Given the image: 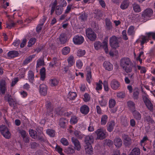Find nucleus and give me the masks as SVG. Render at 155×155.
I'll return each instance as SVG.
<instances>
[{
  "label": "nucleus",
  "mask_w": 155,
  "mask_h": 155,
  "mask_svg": "<svg viewBox=\"0 0 155 155\" xmlns=\"http://www.w3.org/2000/svg\"><path fill=\"white\" fill-rule=\"evenodd\" d=\"M133 113L134 117L137 119H140L141 117V115L140 113L138 111L135 110L133 112H132Z\"/></svg>",
  "instance_id": "de8ad7c7"
},
{
  "label": "nucleus",
  "mask_w": 155,
  "mask_h": 155,
  "mask_svg": "<svg viewBox=\"0 0 155 155\" xmlns=\"http://www.w3.org/2000/svg\"><path fill=\"white\" fill-rule=\"evenodd\" d=\"M66 152L68 153H74L75 150L74 149L70 147H68L66 149Z\"/></svg>",
  "instance_id": "680f3d73"
},
{
  "label": "nucleus",
  "mask_w": 155,
  "mask_h": 155,
  "mask_svg": "<svg viewBox=\"0 0 155 155\" xmlns=\"http://www.w3.org/2000/svg\"><path fill=\"white\" fill-rule=\"evenodd\" d=\"M103 43V45H102L101 43L99 41H97L95 42L94 44V46L95 49L96 50H98L100 49L102 47L104 49L105 52L107 53L108 52L107 47V41H104Z\"/></svg>",
  "instance_id": "f03ea898"
},
{
  "label": "nucleus",
  "mask_w": 155,
  "mask_h": 155,
  "mask_svg": "<svg viewBox=\"0 0 155 155\" xmlns=\"http://www.w3.org/2000/svg\"><path fill=\"white\" fill-rule=\"evenodd\" d=\"M114 144L117 147H120L122 143V142L121 139L119 137H116L114 140Z\"/></svg>",
  "instance_id": "393cba45"
},
{
  "label": "nucleus",
  "mask_w": 155,
  "mask_h": 155,
  "mask_svg": "<svg viewBox=\"0 0 155 155\" xmlns=\"http://www.w3.org/2000/svg\"><path fill=\"white\" fill-rule=\"evenodd\" d=\"M79 18L81 21H84L86 19L87 16L85 13H83L79 16Z\"/></svg>",
  "instance_id": "774afa93"
},
{
  "label": "nucleus",
  "mask_w": 155,
  "mask_h": 155,
  "mask_svg": "<svg viewBox=\"0 0 155 155\" xmlns=\"http://www.w3.org/2000/svg\"><path fill=\"white\" fill-rule=\"evenodd\" d=\"M70 51V48L68 46H65L61 50L62 54L64 55L68 54Z\"/></svg>",
  "instance_id": "473e14b6"
},
{
  "label": "nucleus",
  "mask_w": 155,
  "mask_h": 155,
  "mask_svg": "<svg viewBox=\"0 0 155 155\" xmlns=\"http://www.w3.org/2000/svg\"><path fill=\"white\" fill-rule=\"evenodd\" d=\"M15 23L12 22L8 23L6 25V28H8L11 29L12 27H13L15 26Z\"/></svg>",
  "instance_id": "0e129e2a"
},
{
  "label": "nucleus",
  "mask_w": 155,
  "mask_h": 155,
  "mask_svg": "<svg viewBox=\"0 0 155 155\" xmlns=\"http://www.w3.org/2000/svg\"><path fill=\"white\" fill-rule=\"evenodd\" d=\"M47 19V16L46 15H44L43 18L39 21V24L43 25Z\"/></svg>",
  "instance_id": "e2e57ef3"
},
{
  "label": "nucleus",
  "mask_w": 155,
  "mask_h": 155,
  "mask_svg": "<svg viewBox=\"0 0 155 155\" xmlns=\"http://www.w3.org/2000/svg\"><path fill=\"white\" fill-rule=\"evenodd\" d=\"M103 65L104 68H112L113 67L112 64L110 62L107 61L104 62Z\"/></svg>",
  "instance_id": "5fc2aeb1"
},
{
  "label": "nucleus",
  "mask_w": 155,
  "mask_h": 155,
  "mask_svg": "<svg viewBox=\"0 0 155 155\" xmlns=\"http://www.w3.org/2000/svg\"><path fill=\"white\" fill-rule=\"evenodd\" d=\"M146 41L152 38L155 39V32H149L146 33Z\"/></svg>",
  "instance_id": "c85d7f7f"
},
{
  "label": "nucleus",
  "mask_w": 155,
  "mask_h": 155,
  "mask_svg": "<svg viewBox=\"0 0 155 155\" xmlns=\"http://www.w3.org/2000/svg\"><path fill=\"white\" fill-rule=\"evenodd\" d=\"M0 131L1 134L5 138L8 139L10 137L11 133L8 128L5 126L2 125L1 126Z\"/></svg>",
  "instance_id": "39448f33"
},
{
  "label": "nucleus",
  "mask_w": 155,
  "mask_h": 155,
  "mask_svg": "<svg viewBox=\"0 0 155 155\" xmlns=\"http://www.w3.org/2000/svg\"><path fill=\"white\" fill-rule=\"evenodd\" d=\"M84 39L81 35H77L74 37L73 41L74 43L76 45H80L84 42Z\"/></svg>",
  "instance_id": "0eeeda50"
},
{
  "label": "nucleus",
  "mask_w": 155,
  "mask_h": 155,
  "mask_svg": "<svg viewBox=\"0 0 155 155\" xmlns=\"http://www.w3.org/2000/svg\"><path fill=\"white\" fill-rule=\"evenodd\" d=\"M141 91L142 92V95L143 99V100L144 103L145 104V92L143 90V89L145 88V83L144 80H142L141 81V84L140 85Z\"/></svg>",
  "instance_id": "6ab92c4d"
},
{
  "label": "nucleus",
  "mask_w": 155,
  "mask_h": 155,
  "mask_svg": "<svg viewBox=\"0 0 155 155\" xmlns=\"http://www.w3.org/2000/svg\"><path fill=\"white\" fill-rule=\"evenodd\" d=\"M108 117L106 115L102 116L101 118V124L102 125H105L106 124L107 121Z\"/></svg>",
  "instance_id": "ea45409f"
},
{
  "label": "nucleus",
  "mask_w": 155,
  "mask_h": 155,
  "mask_svg": "<svg viewBox=\"0 0 155 155\" xmlns=\"http://www.w3.org/2000/svg\"><path fill=\"white\" fill-rule=\"evenodd\" d=\"M58 39L61 44L64 45L65 44L67 40L66 35L64 33H61Z\"/></svg>",
  "instance_id": "f8f14e48"
},
{
  "label": "nucleus",
  "mask_w": 155,
  "mask_h": 155,
  "mask_svg": "<svg viewBox=\"0 0 155 155\" xmlns=\"http://www.w3.org/2000/svg\"><path fill=\"white\" fill-rule=\"evenodd\" d=\"M115 126V122L113 121H111L108 122L107 124V130L109 132L112 131Z\"/></svg>",
  "instance_id": "a878e982"
},
{
  "label": "nucleus",
  "mask_w": 155,
  "mask_h": 155,
  "mask_svg": "<svg viewBox=\"0 0 155 155\" xmlns=\"http://www.w3.org/2000/svg\"><path fill=\"white\" fill-rule=\"evenodd\" d=\"M95 132L97 135L96 139L103 140L106 137V130L103 128L98 129Z\"/></svg>",
  "instance_id": "7ed1b4c3"
},
{
  "label": "nucleus",
  "mask_w": 155,
  "mask_h": 155,
  "mask_svg": "<svg viewBox=\"0 0 155 155\" xmlns=\"http://www.w3.org/2000/svg\"><path fill=\"white\" fill-rule=\"evenodd\" d=\"M28 79L29 81L32 83H33L34 81V74L32 71H30L28 72Z\"/></svg>",
  "instance_id": "72a5a7b5"
},
{
  "label": "nucleus",
  "mask_w": 155,
  "mask_h": 155,
  "mask_svg": "<svg viewBox=\"0 0 155 155\" xmlns=\"http://www.w3.org/2000/svg\"><path fill=\"white\" fill-rule=\"evenodd\" d=\"M106 28L107 30H110L112 28V23L110 20L108 18L105 19Z\"/></svg>",
  "instance_id": "7c9ffc66"
},
{
  "label": "nucleus",
  "mask_w": 155,
  "mask_h": 155,
  "mask_svg": "<svg viewBox=\"0 0 155 155\" xmlns=\"http://www.w3.org/2000/svg\"><path fill=\"white\" fill-rule=\"evenodd\" d=\"M86 52L85 50L79 49L77 52V55L79 57H82L85 54Z\"/></svg>",
  "instance_id": "864d4df0"
},
{
  "label": "nucleus",
  "mask_w": 155,
  "mask_h": 155,
  "mask_svg": "<svg viewBox=\"0 0 155 155\" xmlns=\"http://www.w3.org/2000/svg\"><path fill=\"white\" fill-rule=\"evenodd\" d=\"M127 32L129 35L132 37H134L135 33L134 26L133 25L130 26L127 29Z\"/></svg>",
  "instance_id": "412c9836"
},
{
  "label": "nucleus",
  "mask_w": 155,
  "mask_h": 155,
  "mask_svg": "<svg viewBox=\"0 0 155 155\" xmlns=\"http://www.w3.org/2000/svg\"><path fill=\"white\" fill-rule=\"evenodd\" d=\"M6 90L5 81L1 80L0 83V92H1L2 94H4L5 93Z\"/></svg>",
  "instance_id": "a211bd4d"
},
{
  "label": "nucleus",
  "mask_w": 155,
  "mask_h": 155,
  "mask_svg": "<svg viewBox=\"0 0 155 155\" xmlns=\"http://www.w3.org/2000/svg\"><path fill=\"white\" fill-rule=\"evenodd\" d=\"M110 45L112 48H116L119 46L118 38L115 36L113 35L109 39Z\"/></svg>",
  "instance_id": "20e7f679"
},
{
  "label": "nucleus",
  "mask_w": 155,
  "mask_h": 155,
  "mask_svg": "<svg viewBox=\"0 0 155 155\" xmlns=\"http://www.w3.org/2000/svg\"><path fill=\"white\" fill-rule=\"evenodd\" d=\"M18 51L12 50L9 51L7 53V56L9 58H14L17 57L18 55Z\"/></svg>",
  "instance_id": "4be33fe9"
},
{
  "label": "nucleus",
  "mask_w": 155,
  "mask_h": 155,
  "mask_svg": "<svg viewBox=\"0 0 155 155\" xmlns=\"http://www.w3.org/2000/svg\"><path fill=\"white\" fill-rule=\"evenodd\" d=\"M133 10L136 12H139L141 11L140 6L137 4L134 3L133 5Z\"/></svg>",
  "instance_id": "79ce46f5"
},
{
  "label": "nucleus",
  "mask_w": 155,
  "mask_h": 155,
  "mask_svg": "<svg viewBox=\"0 0 155 155\" xmlns=\"http://www.w3.org/2000/svg\"><path fill=\"white\" fill-rule=\"evenodd\" d=\"M67 61L68 63L69 67H71L74 64V57L72 55H71L68 58Z\"/></svg>",
  "instance_id": "4c0bfd02"
},
{
  "label": "nucleus",
  "mask_w": 155,
  "mask_h": 155,
  "mask_svg": "<svg viewBox=\"0 0 155 155\" xmlns=\"http://www.w3.org/2000/svg\"><path fill=\"white\" fill-rule=\"evenodd\" d=\"M78 121L77 118L74 116L71 118L70 120V122L72 124H75Z\"/></svg>",
  "instance_id": "bf43d9fd"
},
{
  "label": "nucleus",
  "mask_w": 155,
  "mask_h": 155,
  "mask_svg": "<svg viewBox=\"0 0 155 155\" xmlns=\"http://www.w3.org/2000/svg\"><path fill=\"white\" fill-rule=\"evenodd\" d=\"M68 123V120L67 119L61 118L60 119L59 124L61 127L64 128L66 126Z\"/></svg>",
  "instance_id": "b1692460"
},
{
  "label": "nucleus",
  "mask_w": 155,
  "mask_h": 155,
  "mask_svg": "<svg viewBox=\"0 0 155 155\" xmlns=\"http://www.w3.org/2000/svg\"><path fill=\"white\" fill-rule=\"evenodd\" d=\"M120 64L122 68H132L133 64L130 58L124 57L120 61Z\"/></svg>",
  "instance_id": "f257e3e1"
},
{
  "label": "nucleus",
  "mask_w": 155,
  "mask_h": 155,
  "mask_svg": "<svg viewBox=\"0 0 155 155\" xmlns=\"http://www.w3.org/2000/svg\"><path fill=\"white\" fill-rule=\"evenodd\" d=\"M59 81L56 79L53 78L50 79L49 81V84L51 87H54L57 85Z\"/></svg>",
  "instance_id": "c756f323"
},
{
  "label": "nucleus",
  "mask_w": 155,
  "mask_h": 155,
  "mask_svg": "<svg viewBox=\"0 0 155 155\" xmlns=\"http://www.w3.org/2000/svg\"><path fill=\"white\" fill-rule=\"evenodd\" d=\"M139 94V90L137 88H135L134 90L133 97L134 99L137 100Z\"/></svg>",
  "instance_id": "49530a36"
},
{
  "label": "nucleus",
  "mask_w": 155,
  "mask_h": 155,
  "mask_svg": "<svg viewBox=\"0 0 155 155\" xmlns=\"http://www.w3.org/2000/svg\"><path fill=\"white\" fill-rule=\"evenodd\" d=\"M87 37L91 41H94L96 39V35L91 28H88L86 30Z\"/></svg>",
  "instance_id": "423d86ee"
},
{
  "label": "nucleus",
  "mask_w": 155,
  "mask_h": 155,
  "mask_svg": "<svg viewBox=\"0 0 155 155\" xmlns=\"http://www.w3.org/2000/svg\"><path fill=\"white\" fill-rule=\"evenodd\" d=\"M94 137L92 135H89L85 137L84 138L85 145H91L94 142Z\"/></svg>",
  "instance_id": "6e6552de"
},
{
  "label": "nucleus",
  "mask_w": 155,
  "mask_h": 155,
  "mask_svg": "<svg viewBox=\"0 0 155 155\" xmlns=\"http://www.w3.org/2000/svg\"><path fill=\"white\" fill-rule=\"evenodd\" d=\"M46 133L51 137H53L55 135V131L53 130L48 129L47 130Z\"/></svg>",
  "instance_id": "603ef678"
},
{
  "label": "nucleus",
  "mask_w": 155,
  "mask_h": 155,
  "mask_svg": "<svg viewBox=\"0 0 155 155\" xmlns=\"http://www.w3.org/2000/svg\"><path fill=\"white\" fill-rule=\"evenodd\" d=\"M63 11V8L62 7L59 6H56L55 9V12L57 15H60L62 13Z\"/></svg>",
  "instance_id": "a19ab883"
},
{
  "label": "nucleus",
  "mask_w": 155,
  "mask_h": 155,
  "mask_svg": "<svg viewBox=\"0 0 155 155\" xmlns=\"http://www.w3.org/2000/svg\"><path fill=\"white\" fill-rule=\"evenodd\" d=\"M44 56H43L38 59L37 61L36 68H38L40 67H43L45 65V63L44 60Z\"/></svg>",
  "instance_id": "f3484780"
},
{
  "label": "nucleus",
  "mask_w": 155,
  "mask_h": 155,
  "mask_svg": "<svg viewBox=\"0 0 155 155\" xmlns=\"http://www.w3.org/2000/svg\"><path fill=\"white\" fill-rule=\"evenodd\" d=\"M72 4H69L67 6L64 12L65 14H67L70 12L72 8Z\"/></svg>",
  "instance_id": "052dcab7"
},
{
  "label": "nucleus",
  "mask_w": 155,
  "mask_h": 155,
  "mask_svg": "<svg viewBox=\"0 0 155 155\" xmlns=\"http://www.w3.org/2000/svg\"><path fill=\"white\" fill-rule=\"evenodd\" d=\"M148 97V96L146 95V106L150 112H153V106Z\"/></svg>",
  "instance_id": "1a4fd4ad"
},
{
  "label": "nucleus",
  "mask_w": 155,
  "mask_h": 155,
  "mask_svg": "<svg viewBox=\"0 0 155 155\" xmlns=\"http://www.w3.org/2000/svg\"><path fill=\"white\" fill-rule=\"evenodd\" d=\"M46 106L47 110L46 114L47 116H49L50 114H51V112L53 110V107L51 106V103L49 102H47Z\"/></svg>",
  "instance_id": "aec40b11"
},
{
  "label": "nucleus",
  "mask_w": 155,
  "mask_h": 155,
  "mask_svg": "<svg viewBox=\"0 0 155 155\" xmlns=\"http://www.w3.org/2000/svg\"><path fill=\"white\" fill-rule=\"evenodd\" d=\"M5 99L7 100L8 102L9 105L12 106L16 103L15 100L12 98L11 95L10 94H6L5 96Z\"/></svg>",
  "instance_id": "9d476101"
},
{
  "label": "nucleus",
  "mask_w": 155,
  "mask_h": 155,
  "mask_svg": "<svg viewBox=\"0 0 155 155\" xmlns=\"http://www.w3.org/2000/svg\"><path fill=\"white\" fill-rule=\"evenodd\" d=\"M117 96L119 98H124L125 96V94L123 92H121L117 93Z\"/></svg>",
  "instance_id": "338daca9"
},
{
  "label": "nucleus",
  "mask_w": 155,
  "mask_h": 155,
  "mask_svg": "<svg viewBox=\"0 0 155 155\" xmlns=\"http://www.w3.org/2000/svg\"><path fill=\"white\" fill-rule=\"evenodd\" d=\"M89 109L87 106L84 105L82 106L80 108L81 112L84 114H87L89 112Z\"/></svg>",
  "instance_id": "bb28decb"
},
{
  "label": "nucleus",
  "mask_w": 155,
  "mask_h": 155,
  "mask_svg": "<svg viewBox=\"0 0 155 155\" xmlns=\"http://www.w3.org/2000/svg\"><path fill=\"white\" fill-rule=\"evenodd\" d=\"M101 98L102 100L101 101H99V103L102 106H105L107 104V100L104 99V96H101Z\"/></svg>",
  "instance_id": "8fccbe9b"
},
{
  "label": "nucleus",
  "mask_w": 155,
  "mask_h": 155,
  "mask_svg": "<svg viewBox=\"0 0 155 155\" xmlns=\"http://www.w3.org/2000/svg\"><path fill=\"white\" fill-rule=\"evenodd\" d=\"M130 4V2L128 0H124L120 6V8L122 10H124L127 8Z\"/></svg>",
  "instance_id": "5701e85b"
},
{
  "label": "nucleus",
  "mask_w": 155,
  "mask_h": 155,
  "mask_svg": "<svg viewBox=\"0 0 155 155\" xmlns=\"http://www.w3.org/2000/svg\"><path fill=\"white\" fill-rule=\"evenodd\" d=\"M47 87L45 84H41L39 86V92L42 95L45 96L47 94Z\"/></svg>",
  "instance_id": "4468645a"
},
{
  "label": "nucleus",
  "mask_w": 155,
  "mask_h": 155,
  "mask_svg": "<svg viewBox=\"0 0 155 155\" xmlns=\"http://www.w3.org/2000/svg\"><path fill=\"white\" fill-rule=\"evenodd\" d=\"M120 84L117 80H113L110 83L111 88L114 90L117 89L120 86Z\"/></svg>",
  "instance_id": "dca6fc26"
},
{
  "label": "nucleus",
  "mask_w": 155,
  "mask_h": 155,
  "mask_svg": "<svg viewBox=\"0 0 155 155\" xmlns=\"http://www.w3.org/2000/svg\"><path fill=\"white\" fill-rule=\"evenodd\" d=\"M91 79V72L90 70H87V81L90 83Z\"/></svg>",
  "instance_id": "3c124183"
},
{
  "label": "nucleus",
  "mask_w": 155,
  "mask_h": 155,
  "mask_svg": "<svg viewBox=\"0 0 155 155\" xmlns=\"http://www.w3.org/2000/svg\"><path fill=\"white\" fill-rule=\"evenodd\" d=\"M77 95L75 92H69L68 95V97L71 100H74L77 97Z\"/></svg>",
  "instance_id": "09e8293b"
},
{
  "label": "nucleus",
  "mask_w": 155,
  "mask_h": 155,
  "mask_svg": "<svg viewBox=\"0 0 155 155\" xmlns=\"http://www.w3.org/2000/svg\"><path fill=\"white\" fill-rule=\"evenodd\" d=\"M72 142L74 144V148L78 151L80 150L81 148L80 143L78 139L73 137L71 138Z\"/></svg>",
  "instance_id": "9b49d317"
},
{
  "label": "nucleus",
  "mask_w": 155,
  "mask_h": 155,
  "mask_svg": "<svg viewBox=\"0 0 155 155\" xmlns=\"http://www.w3.org/2000/svg\"><path fill=\"white\" fill-rule=\"evenodd\" d=\"M35 57V54L30 55L24 61L23 64H27L30 62L32 60V59L34 58Z\"/></svg>",
  "instance_id": "c9c22d12"
},
{
  "label": "nucleus",
  "mask_w": 155,
  "mask_h": 155,
  "mask_svg": "<svg viewBox=\"0 0 155 155\" xmlns=\"http://www.w3.org/2000/svg\"><path fill=\"white\" fill-rule=\"evenodd\" d=\"M41 75V79L44 81L45 77V68H41L40 71Z\"/></svg>",
  "instance_id": "c03bdc74"
},
{
  "label": "nucleus",
  "mask_w": 155,
  "mask_h": 155,
  "mask_svg": "<svg viewBox=\"0 0 155 155\" xmlns=\"http://www.w3.org/2000/svg\"><path fill=\"white\" fill-rule=\"evenodd\" d=\"M122 138L123 139L124 143L126 146L130 145L131 143V140L127 135L124 134L122 135Z\"/></svg>",
  "instance_id": "2eb2a0df"
},
{
  "label": "nucleus",
  "mask_w": 155,
  "mask_h": 155,
  "mask_svg": "<svg viewBox=\"0 0 155 155\" xmlns=\"http://www.w3.org/2000/svg\"><path fill=\"white\" fill-rule=\"evenodd\" d=\"M102 81L101 80H99L98 83L96 84V89L97 90H101L102 88Z\"/></svg>",
  "instance_id": "13d9d810"
},
{
  "label": "nucleus",
  "mask_w": 155,
  "mask_h": 155,
  "mask_svg": "<svg viewBox=\"0 0 155 155\" xmlns=\"http://www.w3.org/2000/svg\"><path fill=\"white\" fill-rule=\"evenodd\" d=\"M29 134L31 137L34 139H36L37 137V132L36 131L32 129H30L29 131Z\"/></svg>",
  "instance_id": "37998d69"
},
{
  "label": "nucleus",
  "mask_w": 155,
  "mask_h": 155,
  "mask_svg": "<svg viewBox=\"0 0 155 155\" xmlns=\"http://www.w3.org/2000/svg\"><path fill=\"white\" fill-rule=\"evenodd\" d=\"M7 0H0V3L1 4L2 8L6 9L7 7L8 6L9 3L8 2H6Z\"/></svg>",
  "instance_id": "a18cd8bd"
},
{
  "label": "nucleus",
  "mask_w": 155,
  "mask_h": 155,
  "mask_svg": "<svg viewBox=\"0 0 155 155\" xmlns=\"http://www.w3.org/2000/svg\"><path fill=\"white\" fill-rule=\"evenodd\" d=\"M36 42V39L35 38H31L28 42V46L30 47L34 45Z\"/></svg>",
  "instance_id": "e433bc0d"
},
{
  "label": "nucleus",
  "mask_w": 155,
  "mask_h": 155,
  "mask_svg": "<svg viewBox=\"0 0 155 155\" xmlns=\"http://www.w3.org/2000/svg\"><path fill=\"white\" fill-rule=\"evenodd\" d=\"M86 153L88 154H91L93 152V148L91 145H85Z\"/></svg>",
  "instance_id": "f704fd0d"
},
{
  "label": "nucleus",
  "mask_w": 155,
  "mask_h": 155,
  "mask_svg": "<svg viewBox=\"0 0 155 155\" xmlns=\"http://www.w3.org/2000/svg\"><path fill=\"white\" fill-rule=\"evenodd\" d=\"M115 104L116 102L115 100L113 99L110 100L109 103V107L110 108L113 107L115 106Z\"/></svg>",
  "instance_id": "6e6d98bb"
},
{
  "label": "nucleus",
  "mask_w": 155,
  "mask_h": 155,
  "mask_svg": "<svg viewBox=\"0 0 155 155\" xmlns=\"http://www.w3.org/2000/svg\"><path fill=\"white\" fill-rule=\"evenodd\" d=\"M60 142L64 146H67L69 144L68 140L64 138H62L60 140Z\"/></svg>",
  "instance_id": "4d7b16f0"
},
{
  "label": "nucleus",
  "mask_w": 155,
  "mask_h": 155,
  "mask_svg": "<svg viewBox=\"0 0 155 155\" xmlns=\"http://www.w3.org/2000/svg\"><path fill=\"white\" fill-rule=\"evenodd\" d=\"M153 11L151 8L146 9V21L151 19L153 16Z\"/></svg>",
  "instance_id": "ddd939ff"
},
{
  "label": "nucleus",
  "mask_w": 155,
  "mask_h": 155,
  "mask_svg": "<svg viewBox=\"0 0 155 155\" xmlns=\"http://www.w3.org/2000/svg\"><path fill=\"white\" fill-rule=\"evenodd\" d=\"M127 106L131 112H133L135 110V104L132 101H129L127 102Z\"/></svg>",
  "instance_id": "cd10ccee"
},
{
  "label": "nucleus",
  "mask_w": 155,
  "mask_h": 155,
  "mask_svg": "<svg viewBox=\"0 0 155 155\" xmlns=\"http://www.w3.org/2000/svg\"><path fill=\"white\" fill-rule=\"evenodd\" d=\"M140 42V45L141 46L143 45L145 42V36H141L137 40L136 42Z\"/></svg>",
  "instance_id": "58836bf2"
},
{
  "label": "nucleus",
  "mask_w": 155,
  "mask_h": 155,
  "mask_svg": "<svg viewBox=\"0 0 155 155\" xmlns=\"http://www.w3.org/2000/svg\"><path fill=\"white\" fill-rule=\"evenodd\" d=\"M145 136H144L143 139L142 140H141L140 142V145L142 146L143 147V150L145 151V148L144 147V145L145 144Z\"/></svg>",
  "instance_id": "69168bd1"
},
{
  "label": "nucleus",
  "mask_w": 155,
  "mask_h": 155,
  "mask_svg": "<svg viewBox=\"0 0 155 155\" xmlns=\"http://www.w3.org/2000/svg\"><path fill=\"white\" fill-rule=\"evenodd\" d=\"M140 149L138 147H135L132 150L129 155H140Z\"/></svg>",
  "instance_id": "2f4dec72"
}]
</instances>
